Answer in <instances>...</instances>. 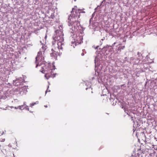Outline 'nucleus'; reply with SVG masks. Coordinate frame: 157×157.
I'll use <instances>...</instances> for the list:
<instances>
[{
    "instance_id": "1",
    "label": "nucleus",
    "mask_w": 157,
    "mask_h": 157,
    "mask_svg": "<svg viewBox=\"0 0 157 157\" xmlns=\"http://www.w3.org/2000/svg\"><path fill=\"white\" fill-rule=\"evenodd\" d=\"M63 36L61 31H60L54 37V40L55 41H57V43L56 44L53 43V45L52 50V52L51 53L50 55L51 56L54 57V58L56 57L57 54L60 55L62 54L63 51L62 46L63 45L62 43L64 40Z\"/></svg>"
},
{
    "instance_id": "2",
    "label": "nucleus",
    "mask_w": 157,
    "mask_h": 157,
    "mask_svg": "<svg viewBox=\"0 0 157 157\" xmlns=\"http://www.w3.org/2000/svg\"><path fill=\"white\" fill-rule=\"evenodd\" d=\"M80 13H85V12L82 10L78 9L77 6H75L72 9L70 16L69 17L68 25L72 26L70 29H72L73 31H75L78 30L79 23L77 20L80 17Z\"/></svg>"
},
{
    "instance_id": "3",
    "label": "nucleus",
    "mask_w": 157,
    "mask_h": 157,
    "mask_svg": "<svg viewBox=\"0 0 157 157\" xmlns=\"http://www.w3.org/2000/svg\"><path fill=\"white\" fill-rule=\"evenodd\" d=\"M36 59V67H37L38 66H40L44 63V57L42 52L40 51L38 52Z\"/></svg>"
},
{
    "instance_id": "4",
    "label": "nucleus",
    "mask_w": 157,
    "mask_h": 157,
    "mask_svg": "<svg viewBox=\"0 0 157 157\" xmlns=\"http://www.w3.org/2000/svg\"><path fill=\"white\" fill-rule=\"evenodd\" d=\"M25 81L24 79L20 77L17 78L16 79L13 81V84L14 85L17 86L21 85L22 84L23 82Z\"/></svg>"
},
{
    "instance_id": "5",
    "label": "nucleus",
    "mask_w": 157,
    "mask_h": 157,
    "mask_svg": "<svg viewBox=\"0 0 157 157\" xmlns=\"http://www.w3.org/2000/svg\"><path fill=\"white\" fill-rule=\"evenodd\" d=\"M28 88V86H25L22 87L20 89V93L21 94L22 92H23L22 94H23V93H26L27 92V90Z\"/></svg>"
},
{
    "instance_id": "6",
    "label": "nucleus",
    "mask_w": 157,
    "mask_h": 157,
    "mask_svg": "<svg viewBox=\"0 0 157 157\" xmlns=\"http://www.w3.org/2000/svg\"><path fill=\"white\" fill-rule=\"evenodd\" d=\"M79 38V39H80V42H77L76 43H75V45H77V43H78V44H80L82 42V36H81V37H80Z\"/></svg>"
},
{
    "instance_id": "7",
    "label": "nucleus",
    "mask_w": 157,
    "mask_h": 157,
    "mask_svg": "<svg viewBox=\"0 0 157 157\" xmlns=\"http://www.w3.org/2000/svg\"><path fill=\"white\" fill-rule=\"evenodd\" d=\"M45 76L47 78V79H48L50 75L46 73L45 74Z\"/></svg>"
},
{
    "instance_id": "8",
    "label": "nucleus",
    "mask_w": 157,
    "mask_h": 157,
    "mask_svg": "<svg viewBox=\"0 0 157 157\" xmlns=\"http://www.w3.org/2000/svg\"><path fill=\"white\" fill-rule=\"evenodd\" d=\"M5 139H1L0 140V142H4L5 141Z\"/></svg>"
},
{
    "instance_id": "9",
    "label": "nucleus",
    "mask_w": 157,
    "mask_h": 157,
    "mask_svg": "<svg viewBox=\"0 0 157 157\" xmlns=\"http://www.w3.org/2000/svg\"><path fill=\"white\" fill-rule=\"evenodd\" d=\"M23 105H21V106H18V108H19V109H21L22 108H23Z\"/></svg>"
},
{
    "instance_id": "10",
    "label": "nucleus",
    "mask_w": 157,
    "mask_h": 157,
    "mask_svg": "<svg viewBox=\"0 0 157 157\" xmlns=\"http://www.w3.org/2000/svg\"><path fill=\"white\" fill-rule=\"evenodd\" d=\"M42 73H45V70L44 69V70H43L42 71H41Z\"/></svg>"
},
{
    "instance_id": "11",
    "label": "nucleus",
    "mask_w": 157,
    "mask_h": 157,
    "mask_svg": "<svg viewBox=\"0 0 157 157\" xmlns=\"http://www.w3.org/2000/svg\"><path fill=\"white\" fill-rule=\"evenodd\" d=\"M35 104H36L35 103H32V104H30V105L31 106H33Z\"/></svg>"
},
{
    "instance_id": "12",
    "label": "nucleus",
    "mask_w": 157,
    "mask_h": 157,
    "mask_svg": "<svg viewBox=\"0 0 157 157\" xmlns=\"http://www.w3.org/2000/svg\"><path fill=\"white\" fill-rule=\"evenodd\" d=\"M50 90H47L46 91H45V94H46V93L48 92H50Z\"/></svg>"
},
{
    "instance_id": "13",
    "label": "nucleus",
    "mask_w": 157,
    "mask_h": 157,
    "mask_svg": "<svg viewBox=\"0 0 157 157\" xmlns=\"http://www.w3.org/2000/svg\"><path fill=\"white\" fill-rule=\"evenodd\" d=\"M137 61L136 62V63H138V61H139V60H137ZM139 61H140V60H139Z\"/></svg>"
},
{
    "instance_id": "14",
    "label": "nucleus",
    "mask_w": 157,
    "mask_h": 157,
    "mask_svg": "<svg viewBox=\"0 0 157 157\" xmlns=\"http://www.w3.org/2000/svg\"><path fill=\"white\" fill-rule=\"evenodd\" d=\"M44 106L45 107H46V108H47V107H48L47 106V105H44Z\"/></svg>"
},
{
    "instance_id": "15",
    "label": "nucleus",
    "mask_w": 157,
    "mask_h": 157,
    "mask_svg": "<svg viewBox=\"0 0 157 157\" xmlns=\"http://www.w3.org/2000/svg\"><path fill=\"white\" fill-rule=\"evenodd\" d=\"M46 38H47V35H46V36H45V39H46Z\"/></svg>"
},
{
    "instance_id": "16",
    "label": "nucleus",
    "mask_w": 157,
    "mask_h": 157,
    "mask_svg": "<svg viewBox=\"0 0 157 157\" xmlns=\"http://www.w3.org/2000/svg\"><path fill=\"white\" fill-rule=\"evenodd\" d=\"M26 109H27V110H29V108H27Z\"/></svg>"
},
{
    "instance_id": "17",
    "label": "nucleus",
    "mask_w": 157,
    "mask_h": 157,
    "mask_svg": "<svg viewBox=\"0 0 157 157\" xmlns=\"http://www.w3.org/2000/svg\"><path fill=\"white\" fill-rule=\"evenodd\" d=\"M82 56H83V55H84V54L82 53Z\"/></svg>"
},
{
    "instance_id": "18",
    "label": "nucleus",
    "mask_w": 157,
    "mask_h": 157,
    "mask_svg": "<svg viewBox=\"0 0 157 157\" xmlns=\"http://www.w3.org/2000/svg\"><path fill=\"white\" fill-rule=\"evenodd\" d=\"M41 67L42 68V69H43L42 67Z\"/></svg>"
},
{
    "instance_id": "19",
    "label": "nucleus",
    "mask_w": 157,
    "mask_h": 157,
    "mask_svg": "<svg viewBox=\"0 0 157 157\" xmlns=\"http://www.w3.org/2000/svg\"><path fill=\"white\" fill-rule=\"evenodd\" d=\"M1 147V145H0V147Z\"/></svg>"
},
{
    "instance_id": "20",
    "label": "nucleus",
    "mask_w": 157,
    "mask_h": 157,
    "mask_svg": "<svg viewBox=\"0 0 157 157\" xmlns=\"http://www.w3.org/2000/svg\"><path fill=\"white\" fill-rule=\"evenodd\" d=\"M76 0H75V1Z\"/></svg>"
}]
</instances>
